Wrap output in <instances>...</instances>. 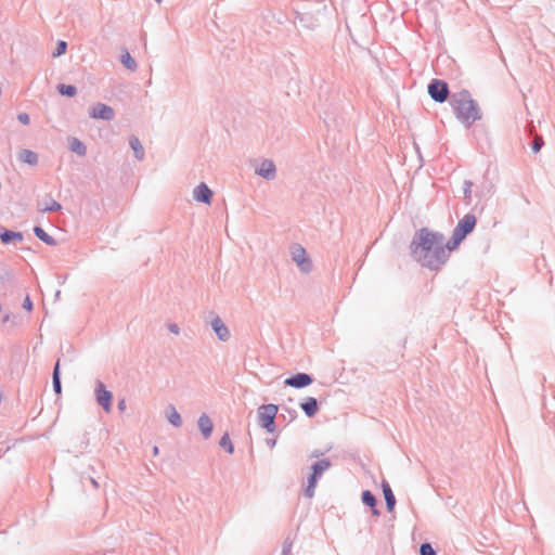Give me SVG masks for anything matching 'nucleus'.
<instances>
[{"label": "nucleus", "mask_w": 555, "mask_h": 555, "mask_svg": "<svg viewBox=\"0 0 555 555\" xmlns=\"http://www.w3.org/2000/svg\"><path fill=\"white\" fill-rule=\"evenodd\" d=\"M411 254L422 266L438 270L446 263L449 253L443 235L427 228L420 229L410 244Z\"/></svg>", "instance_id": "nucleus-1"}, {"label": "nucleus", "mask_w": 555, "mask_h": 555, "mask_svg": "<svg viewBox=\"0 0 555 555\" xmlns=\"http://www.w3.org/2000/svg\"><path fill=\"white\" fill-rule=\"evenodd\" d=\"M451 106L457 119L467 127L482 118L478 103L468 91L454 93L451 98Z\"/></svg>", "instance_id": "nucleus-2"}, {"label": "nucleus", "mask_w": 555, "mask_h": 555, "mask_svg": "<svg viewBox=\"0 0 555 555\" xmlns=\"http://www.w3.org/2000/svg\"><path fill=\"white\" fill-rule=\"evenodd\" d=\"M476 225V217L474 215H465L457 223L453 231L452 238L447 243L449 250L457 248L465 236L470 233Z\"/></svg>", "instance_id": "nucleus-3"}, {"label": "nucleus", "mask_w": 555, "mask_h": 555, "mask_svg": "<svg viewBox=\"0 0 555 555\" xmlns=\"http://www.w3.org/2000/svg\"><path fill=\"white\" fill-rule=\"evenodd\" d=\"M278 413V406L274 404L262 405L258 410V420L260 425L269 433L275 430L274 420Z\"/></svg>", "instance_id": "nucleus-4"}, {"label": "nucleus", "mask_w": 555, "mask_h": 555, "mask_svg": "<svg viewBox=\"0 0 555 555\" xmlns=\"http://www.w3.org/2000/svg\"><path fill=\"white\" fill-rule=\"evenodd\" d=\"M428 93L436 102L442 103L448 99L449 88L447 82L435 79L428 86Z\"/></svg>", "instance_id": "nucleus-5"}, {"label": "nucleus", "mask_w": 555, "mask_h": 555, "mask_svg": "<svg viewBox=\"0 0 555 555\" xmlns=\"http://www.w3.org/2000/svg\"><path fill=\"white\" fill-rule=\"evenodd\" d=\"M90 116L94 119L111 120L114 117V111L111 106L99 103L91 108Z\"/></svg>", "instance_id": "nucleus-6"}, {"label": "nucleus", "mask_w": 555, "mask_h": 555, "mask_svg": "<svg viewBox=\"0 0 555 555\" xmlns=\"http://www.w3.org/2000/svg\"><path fill=\"white\" fill-rule=\"evenodd\" d=\"M95 392L98 403L101 404L106 412H109L113 399L111 391L106 390L102 383H99Z\"/></svg>", "instance_id": "nucleus-7"}, {"label": "nucleus", "mask_w": 555, "mask_h": 555, "mask_svg": "<svg viewBox=\"0 0 555 555\" xmlns=\"http://www.w3.org/2000/svg\"><path fill=\"white\" fill-rule=\"evenodd\" d=\"M311 383V376L306 373H298L295 376L285 379V384L294 388H304L309 386Z\"/></svg>", "instance_id": "nucleus-8"}, {"label": "nucleus", "mask_w": 555, "mask_h": 555, "mask_svg": "<svg viewBox=\"0 0 555 555\" xmlns=\"http://www.w3.org/2000/svg\"><path fill=\"white\" fill-rule=\"evenodd\" d=\"M293 259L296 261V263L304 271H309L311 263L309 259L306 257V250L302 247H294L293 251Z\"/></svg>", "instance_id": "nucleus-9"}, {"label": "nucleus", "mask_w": 555, "mask_h": 555, "mask_svg": "<svg viewBox=\"0 0 555 555\" xmlns=\"http://www.w3.org/2000/svg\"><path fill=\"white\" fill-rule=\"evenodd\" d=\"M211 195H212L211 190L205 183H201L194 190V198L197 202H203V203H206V204H210Z\"/></svg>", "instance_id": "nucleus-10"}, {"label": "nucleus", "mask_w": 555, "mask_h": 555, "mask_svg": "<svg viewBox=\"0 0 555 555\" xmlns=\"http://www.w3.org/2000/svg\"><path fill=\"white\" fill-rule=\"evenodd\" d=\"M211 326L221 340H227L229 338V330L220 318H215L211 322Z\"/></svg>", "instance_id": "nucleus-11"}, {"label": "nucleus", "mask_w": 555, "mask_h": 555, "mask_svg": "<svg viewBox=\"0 0 555 555\" xmlns=\"http://www.w3.org/2000/svg\"><path fill=\"white\" fill-rule=\"evenodd\" d=\"M198 427H199V429L203 433L205 438H209L210 437V435L212 433L214 425H212L211 420L206 414H203L199 417V420H198Z\"/></svg>", "instance_id": "nucleus-12"}, {"label": "nucleus", "mask_w": 555, "mask_h": 555, "mask_svg": "<svg viewBox=\"0 0 555 555\" xmlns=\"http://www.w3.org/2000/svg\"><path fill=\"white\" fill-rule=\"evenodd\" d=\"M382 487H383V493H384V496L386 500L387 508L389 512H391L396 504L395 495H393L391 488L387 481H383Z\"/></svg>", "instance_id": "nucleus-13"}, {"label": "nucleus", "mask_w": 555, "mask_h": 555, "mask_svg": "<svg viewBox=\"0 0 555 555\" xmlns=\"http://www.w3.org/2000/svg\"><path fill=\"white\" fill-rule=\"evenodd\" d=\"M300 406L309 417L314 416L319 410L317 400L311 397L308 398L305 402H302Z\"/></svg>", "instance_id": "nucleus-14"}, {"label": "nucleus", "mask_w": 555, "mask_h": 555, "mask_svg": "<svg viewBox=\"0 0 555 555\" xmlns=\"http://www.w3.org/2000/svg\"><path fill=\"white\" fill-rule=\"evenodd\" d=\"M275 171L274 164L270 160H264L259 169L257 170V173L264 177V178H271L273 177Z\"/></svg>", "instance_id": "nucleus-15"}, {"label": "nucleus", "mask_w": 555, "mask_h": 555, "mask_svg": "<svg viewBox=\"0 0 555 555\" xmlns=\"http://www.w3.org/2000/svg\"><path fill=\"white\" fill-rule=\"evenodd\" d=\"M38 209L41 212L55 211L61 209V205L54 199H47L38 203Z\"/></svg>", "instance_id": "nucleus-16"}, {"label": "nucleus", "mask_w": 555, "mask_h": 555, "mask_svg": "<svg viewBox=\"0 0 555 555\" xmlns=\"http://www.w3.org/2000/svg\"><path fill=\"white\" fill-rule=\"evenodd\" d=\"M20 159L30 166H35L38 163V155L30 150H23L20 153Z\"/></svg>", "instance_id": "nucleus-17"}, {"label": "nucleus", "mask_w": 555, "mask_h": 555, "mask_svg": "<svg viewBox=\"0 0 555 555\" xmlns=\"http://www.w3.org/2000/svg\"><path fill=\"white\" fill-rule=\"evenodd\" d=\"M69 147L74 153H76L78 155L86 154V146L83 145V143L81 141H79L76 138H72L69 140Z\"/></svg>", "instance_id": "nucleus-18"}, {"label": "nucleus", "mask_w": 555, "mask_h": 555, "mask_svg": "<svg viewBox=\"0 0 555 555\" xmlns=\"http://www.w3.org/2000/svg\"><path fill=\"white\" fill-rule=\"evenodd\" d=\"M330 466H331V463L328 461L322 460L313 465L312 475L314 477H320Z\"/></svg>", "instance_id": "nucleus-19"}, {"label": "nucleus", "mask_w": 555, "mask_h": 555, "mask_svg": "<svg viewBox=\"0 0 555 555\" xmlns=\"http://www.w3.org/2000/svg\"><path fill=\"white\" fill-rule=\"evenodd\" d=\"M130 146L133 150L137 158L142 159L144 153H143V147H142V145H141V143H140L138 138L133 137V138L130 139Z\"/></svg>", "instance_id": "nucleus-20"}, {"label": "nucleus", "mask_w": 555, "mask_h": 555, "mask_svg": "<svg viewBox=\"0 0 555 555\" xmlns=\"http://www.w3.org/2000/svg\"><path fill=\"white\" fill-rule=\"evenodd\" d=\"M121 63L124 64L125 67H127L130 70H134L137 68V63L131 57V55H130V53L128 51L122 53V55H121Z\"/></svg>", "instance_id": "nucleus-21"}, {"label": "nucleus", "mask_w": 555, "mask_h": 555, "mask_svg": "<svg viewBox=\"0 0 555 555\" xmlns=\"http://www.w3.org/2000/svg\"><path fill=\"white\" fill-rule=\"evenodd\" d=\"M53 387L56 393H61V382H60V361L56 362L53 372Z\"/></svg>", "instance_id": "nucleus-22"}, {"label": "nucleus", "mask_w": 555, "mask_h": 555, "mask_svg": "<svg viewBox=\"0 0 555 555\" xmlns=\"http://www.w3.org/2000/svg\"><path fill=\"white\" fill-rule=\"evenodd\" d=\"M34 231L37 237L40 238L41 241L46 242L49 245L54 244L53 238L50 235H48L40 227H36Z\"/></svg>", "instance_id": "nucleus-23"}, {"label": "nucleus", "mask_w": 555, "mask_h": 555, "mask_svg": "<svg viewBox=\"0 0 555 555\" xmlns=\"http://www.w3.org/2000/svg\"><path fill=\"white\" fill-rule=\"evenodd\" d=\"M57 90L62 95L66 96H74L77 92L76 88L70 85H60Z\"/></svg>", "instance_id": "nucleus-24"}, {"label": "nucleus", "mask_w": 555, "mask_h": 555, "mask_svg": "<svg viewBox=\"0 0 555 555\" xmlns=\"http://www.w3.org/2000/svg\"><path fill=\"white\" fill-rule=\"evenodd\" d=\"M168 421L177 427L180 426L182 423L180 414L172 406L170 408V411L168 413Z\"/></svg>", "instance_id": "nucleus-25"}, {"label": "nucleus", "mask_w": 555, "mask_h": 555, "mask_svg": "<svg viewBox=\"0 0 555 555\" xmlns=\"http://www.w3.org/2000/svg\"><path fill=\"white\" fill-rule=\"evenodd\" d=\"M220 446L228 451V453L232 454L234 451L233 443L228 434L223 435L220 440Z\"/></svg>", "instance_id": "nucleus-26"}, {"label": "nucleus", "mask_w": 555, "mask_h": 555, "mask_svg": "<svg viewBox=\"0 0 555 555\" xmlns=\"http://www.w3.org/2000/svg\"><path fill=\"white\" fill-rule=\"evenodd\" d=\"M362 501L364 504L369 505L372 508L375 507V505H376V499L372 494V492L369 490H366L362 493Z\"/></svg>", "instance_id": "nucleus-27"}, {"label": "nucleus", "mask_w": 555, "mask_h": 555, "mask_svg": "<svg viewBox=\"0 0 555 555\" xmlns=\"http://www.w3.org/2000/svg\"><path fill=\"white\" fill-rule=\"evenodd\" d=\"M13 240H22V235L20 233L11 232V231H8V232H4L1 234V241L3 243H10Z\"/></svg>", "instance_id": "nucleus-28"}, {"label": "nucleus", "mask_w": 555, "mask_h": 555, "mask_svg": "<svg viewBox=\"0 0 555 555\" xmlns=\"http://www.w3.org/2000/svg\"><path fill=\"white\" fill-rule=\"evenodd\" d=\"M317 479H318V477H314L313 475L310 476L309 481H308V487H307V490H306V493H307L308 496H312L313 495L314 488L317 486Z\"/></svg>", "instance_id": "nucleus-29"}, {"label": "nucleus", "mask_w": 555, "mask_h": 555, "mask_svg": "<svg viewBox=\"0 0 555 555\" xmlns=\"http://www.w3.org/2000/svg\"><path fill=\"white\" fill-rule=\"evenodd\" d=\"M420 553H421V555H436L435 550L433 548V546L429 543L422 544L421 548H420Z\"/></svg>", "instance_id": "nucleus-30"}, {"label": "nucleus", "mask_w": 555, "mask_h": 555, "mask_svg": "<svg viewBox=\"0 0 555 555\" xmlns=\"http://www.w3.org/2000/svg\"><path fill=\"white\" fill-rule=\"evenodd\" d=\"M543 145V139L539 135H537L533 140V143H532V150L534 153L539 152L540 149L542 147Z\"/></svg>", "instance_id": "nucleus-31"}, {"label": "nucleus", "mask_w": 555, "mask_h": 555, "mask_svg": "<svg viewBox=\"0 0 555 555\" xmlns=\"http://www.w3.org/2000/svg\"><path fill=\"white\" fill-rule=\"evenodd\" d=\"M66 42L65 41H59L56 52L53 54L54 56H60L65 53L66 51Z\"/></svg>", "instance_id": "nucleus-32"}, {"label": "nucleus", "mask_w": 555, "mask_h": 555, "mask_svg": "<svg viewBox=\"0 0 555 555\" xmlns=\"http://www.w3.org/2000/svg\"><path fill=\"white\" fill-rule=\"evenodd\" d=\"M17 118L23 125H28L30 121V118L26 113L18 114Z\"/></svg>", "instance_id": "nucleus-33"}, {"label": "nucleus", "mask_w": 555, "mask_h": 555, "mask_svg": "<svg viewBox=\"0 0 555 555\" xmlns=\"http://www.w3.org/2000/svg\"><path fill=\"white\" fill-rule=\"evenodd\" d=\"M23 307L29 312L33 310V302L28 296L24 299Z\"/></svg>", "instance_id": "nucleus-34"}, {"label": "nucleus", "mask_w": 555, "mask_h": 555, "mask_svg": "<svg viewBox=\"0 0 555 555\" xmlns=\"http://www.w3.org/2000/svg\"><path fill=\"white\" fill-rule=\"evenodd\" d=\"M168 327L173 334H179V327L176 324H170Z\"/></svg>", "instance_id": "nucleus-35"}, {"label": "nucleus", "mask_w": 555, "mask_h": 555, "mask_svg": "<svg viewBox=\"0 0 555 555\" xmlns=\"http://www.w3.org/2000/svg\"><path fill=\"white\" fill-rule=\"evenodd\" d=\"M283 555H291V545L283 548Z\"/></svg>", "instance_id": "nucleus-36"}, {"label": "nucleus", "mask_w": 555, "mask_h": 555, "mask_svg": "<svg viewBox=\"0 0 555 555\" xmlns=\"http://www.w3.org/2000/svg\"><path fill=\"white\" fill-rule=\"evenodd\" d=\"M157 2H160V0H157Z\"/></svg>", "instance_id": "nucleus-37"}]
</instances>
